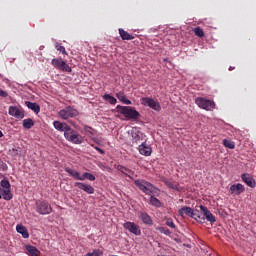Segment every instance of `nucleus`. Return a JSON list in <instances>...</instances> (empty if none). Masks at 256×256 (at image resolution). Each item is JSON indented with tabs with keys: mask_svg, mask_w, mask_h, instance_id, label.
<instances>
[{
	"mask_svg": "<svg viewBox=\"0 0 256 256\" xmlns=\"http://www.w3.org/2000/svg\"><path fill=\"white\" fill-rule=\"evenodd\" d=\"M0 199H1V194H0Z\"/></svg>",
	"mask_w": 256,
	"mask_h": 256,
	"instance_id": "obj_48",
	"label": "nucleus"
},
{
	"mask_svg": "<svg viewBox=\"0 0 256 256\" xmlns=\"http://www.w3.org/2000/svg\"><path fill=\"white\" fill-rule=\"evenodd\" d=\"M195 103L200 109H204L205 111H213L215 109V102L207 98L197 97Z\"/></svg>",
	"mask_w": 256,
	"mask_h": 256,
	"instance_id": "obj_7",
	"label": "nucleus"
},
{
	"mask_svg": "<svg viewBox=\"0 0 256 256\" xmlns=\"http://www.w3.org/2000/svg\"><path fill=\"white\" fill-rule=\"evenodd\" d=\"M116 97L119 99V101H121V103H124V105H131V100L127 99L124 92H118Z\"/></svg>",
	"mask_w": 256,
	"mask_h": 256,
	"instance_id": "obj_27",
	"label": "nucleus"
},
{
	"mask_svg": "<svg viewBox=\"0 0 256 256\" xmlns=\"http://www.w3.org/2000/svg\"><path fill=\"white\" fill-rule=\"evenodd\" d=\"M8 93L5 92L4 90H0V97H8Z\"/></svg>",
	"mask_w": 256,
	"mask_h": 256,
	"instance_id": "obj_42",
	"label": "nucleus"
},
{
	"mask_svg": "<svg viewBox=\"0 0 256 256\" xmlns=\"http://www.w3.org/2000/svg\"><path fill=\"white\" fill-rule=\"evenodd\" d=\"M2 197L5 201H11L13 199V194L11 193V188L0 189Z\"/></svg>",
	"mask_w": 256,
	"mask_h": 256,
	"instance_id": "obj_24",
	"label": "nucleus"
},
{
	"mask_svg": "<svg viewBox=\"0 0 256 256\" xmlns=\"http://www.w3.org/2000/svg\"><path fill=\"white\" fill-rule=\"evenodd\" d=\"M0 137H3V132H1V130H0Z\"/></svg>",
	"mask_w": 256,
	"mask_h": 256,
	"instance_id": "obj_45",
	"label": "nucleus"
},
{
	"mask_svg": "<svg viewBox=\"0 0 256 256\" xmlns=\"http://www.w3.org/2000/svg\"><path fill=\"white\" fill-rule=\"evenodd\" d=\"M124 175H126V177H129V179H135V177H137V174H135V172L129 168L125 169Z\"/></svg>",
	"mask_w": 256,
	"mask_h": 256,
	"instance_id": "obj_30",
	"label": "nucleus"
},
{
	"mask_svg": "<svg viewBox=\"0 0 256 256\" xmlns=\"http://www.w3.org/2000/svg\"><path fill=\"white\" fill-rule=\"evenodd\" d=\"M222 143L224 147H227L228 149H235V143L231 140L224 139Z\"/></svg>",
	"mask_w": 256,
	"mask_h": 256,
	"instance_id": "obj_33",
	"label": "nucleus"
},
{
	"mask_svg": "<svg viewBox=\"0 0 256 256\" xmlns=\"http://www.w3.org/2000/svg\"><path fill=\"white\" fill-rule=\"evenodd\" d=\"M140 219L145 225H153V219H151V216L145 212L140 214Z\"/></svg>",
	"mask_w": 256,
	"mask_h": 256,
	"instance_id": "obj_25",
	"label": "nucleus"
},
{
	"mask_svg": "<svg viewBox=\"0 0 256 256\" xmlns=\"http://www.w3.org/2000/svg\"><path fill=\"white\" fill-rule=\"evenodd\" d=\"M13 151H17L16 149H13Z\"/></svg>",
	"mask_w": 256,
	"mask_h": 256,
	"instance_id": "obj_47",
	"label": "nucleus"
},
{
	"mask_svg": "<svg viewBox=\"0 0 256 256\" xmlns=\"http://www.w3.org/2000/svg\"><path fill=\"white\" fill-rule=\"evenodd\" d=\"M166 225L168 226V227H170L171 229H175V223L173 222V220H170V219H168L167 221H166Z\"/></svg>",
	"mask_w": 256,
	"mask_h": 256,
	"instance_id": "obj_39",
	"label": "nucleus"
},
{
	"mask_svg": "<svg viewBox=\"0 0 256 256\" xmlns=\"http://www.w3.org/2000/svg\"><path fill=\"white\" fill-rule=\"evenodd\" d=\"M134 185L138 187L142 193H145V195H159L161 191L155 187L151 182H148L143 179L134 180Z\"/></svg>",
	"mask_w": 256,
	"mask_h": 256,
	"instance_id": "obj_1",
	"label": "nucleus"
},
{
	"mask_svg": "<svg viewBox=\"0 0 256 256\" xmlns=\"http://www.w3.org/2000/svg\"><path fill=\"white\" fill-rule=\"evenodd\" d=\"M36 211L39 215H49L53 212V208L49 202L38 200L36 202Z\"/></svg>",
	"mask_w": 256,
	"mask_h": 256,
	"instance_id": "obj_8",
	"label": "nucleus"
},
{
	"mask_svg": "<svg viewBox=\"0 0 256 256\" xmlns=\"http://www.w3.org/2000/svg\"><path fill=\"white\" fill-rule=\"evenodd\" d=\"M74 187H77L78 189L84 191V193H87L88 195H93V193H95V188L91 186V184L75 182Z\"/></svg>",
	"mask_w": 256,
	"mask_h": 256,
	"instance_id": "obj_14",
	"label": "nucleus"
},
{
	"mask_svg": "<svg viewBox=\"0 0 256 256\" xmlns=\"http://www.w3.org/2000/svg\"><path fill=\"white\" fill-rule=\"evenodd\" d=\"M150 204L153 205V207H161L160 200L157 199L155 196L150 197Z\"/></svg>",
	"mask_w": 256,
	"mask_h": 256,
	"instance_id": "obj_34",
	"label": "nucleus"
},
{
	"mask_svg": "<svg viewBox=\"0 0 256 256\" xmlns=\"http://www.w3.org/2000/svg\"><path fill=\"white\" fill-rule=\"evenodd\" d=\"M230 195H241V193H245V186L241 183L233 184L229 189Z\"/></svg>",
	"mask_w": 256,
	"mask_h": 256,
	"instance_id": "obj_17",
	"label": "nucleus"
},
{
	"mask_svg": "<svg viewBox=\"0 0 256 256\" xmlns=\"http://www.w3.org/2000/svg\"><path fill=\"white\" fill-rule=\"evenodd\" d=\"M234 69L235 67H232V66L229 67V71H233Z\"/></svg>",
	"mask_w": 256,
	"mask_h": 256,
	"instance_id": "obj_44",
	"label": "nucleus"
},
{
	"mask_svg": "<svg viewBox=\"0 0 256 256\" xmlns=\"http://www.w3.org/2000/svg\"><path fill=\"white\" fill-rule=\"evenodd\" d=\"M53 127L56 129V131H60L62 133H67L71 129V126H69L67 123L57 120L53 122Z\"/></svg>",
	"mask_w": 256,
	"mask_h": 256,
	"instance_id": "obj_15",
	"label": "nucleus"
},
{
	"mask_svg": "<svg viewBox=\"0 0 256 256\" xmlns=\"http://www.w3.org/2000/svg\"><path fill=\"white\" fill-rule=\"evenodd\" d=\"M17 233H20L24 239H29V231H27V228L23 225H17L16 226Z\"/></svg>",
	"mask_w": 256,
	"mask_h": 256,
	"instance_id": "obj_23",
	"label": "nucleus"
},
{
	"mask_svg": "<svg viewBox=\"0 0 256 256\" xmlns=\"http://www.w3.org/2000/svg\"><path fill=\"white\" fill-rule=\"evenodd\" d=\"M58 115L64 121L67 119H73V117H77L79 115V110L75 109L73 106H66L64 109H61L58 112Z\"/></svg>",
	"mask_w": 256,
	"mask_h": 256,
	"instance_id": "obj_6",
	"label": "nucleus"
},
{
	"mask_svg": "<svg viewBox=\"0 0 256 256\" xmlns=\"http://www.w3.org/2000/svg\"><path fill=\"white\" fill-rule=\"evenodd\" d=\"M123 227L124 229H126V231H129V233H132V235H136V237H139V235H141V228L135 222H125L123 224Z\"/></svg>",
	"mask_w": 256,
	"mask_h": 256,
	"instance_id": "obj_11",
	"label": "nucleus"
},
{
	"mask_svg": "<svg viewBox=\"0 0 256 256\" xmlns=\"http://www.w3.org/2000/svg\"><path fill=\"white\" fill-rule=\"evenodd\" d=\"M0 189H11V183L7 179H3L0 182Z\"/></svg>",
	"mask_w": 256,
	"mask_h": 256,
	"instance_id": "obj_31",
	"label": "nucleus"
},
{
	"mask_svg": "<svg viewBox=\"0 0 256 256\" xmlns=\"http://www.w3.org/2000/svg\"><path fill=\"white\" fill-rule=\"evenodd\" d=\"M200 210L202 211L204 217H206V221H209V223H215L217 219H215V216L207 209V207L200 205Z\"/></svg>",
	"mask_w": 256,
	"mask_h": 256,
	"instance_id": "obj_18",
	"label": "nucleus"
},
{
	"mask_svg": "<svg viewBox=\"0 0 256 256\" xmlns=\"http://www.w3.org/2000/svg\"><path fill=\"white\" fill-rule=\"evenodd\" d=\"M64 137L66 141L73 143L74 145H81L85 138L79 134V132L75 131L73 128L70 127L68 132L64 133Z\"/></svg>",
	"mask_w": 256,
	"mask_h": 256,
	"instance_id": "obj_4",
	"label": "nucleus"
},
{
	"mask_svg": "<svg viewBox=\"0 0 256 256\" xmlns=\"http://www.w3.org/2000/svg\"><path fill=\"white\" fill-rule=\"evenodd\" d=\"M25 105L28 107V109H31V111L35 112L36 115L39 113V111H41V106L35 102L26 101Z\"/></svg>",
	"mask_w": 256,
	"mask_h": 256,
	"instance_id": "obj_22",
	"label": "nucleus"
},
{
	"mask_svg": "<svg viewBox=\"0 0 256 256\" xmlns=\"http://www.w3.org/2000/svg\"><path fill=\"white\" fill-rule=\"evenodd\" d=\"M86 255L87 256H101V255H103V251H101L100 249H95L92 252H88Z\"/></svg>",
	"mask_w": 256,
	"mask_h": 256,
	"instance_id": "obj_37",
	"label": "nucleus"
},
{
	"mask_svg": "<svg viewBox=\"0 0 256 256\" xmlns=\"http://www.w3.org/2000/svg\"><path fill=\"white\" fill-rule=\"evenodd\" d=\"M117 169L121 172V173H123V175L125 174V170L127 169V167H124V166H122V165H118L117 166Z\"/></svg>",
	"mask_w": 256,
	"mask_h": 256,
	"instance_id": "obj_41",
	"label": "nucleus"
},
{
	"mask_svg": "<svg viewBox=\"0 0 256 256\" xmlns=\"http://www.w3.org/2000/svg\"><path fill=\"white\" fill-rule=\"evenodd\" d=\"M132 143L133 145H139L141 141H143V132L139 130V128L135 127L131 130Z\"/></svg>",
	"mask_w": 256,
	"mask_h": 256,
	"instance_id": "obj_13",
	"label": "nucleus"
},
{
	"mask_svg": "<svg viewBox=\"0 0 256 256\" xmlns=\"http://www.w3.org/2000/svg\"><path fill=\"white\" fill-rule=\"evenodd\" d=\"M140 155H144V157H150L151 153H153V149L147 145V142H142L138 147Z\"/></svg>",
	"mask_w": 256,
	"mask_h": 256,
	"instance_id": "obj_16",
	"label": "nucleus"
},
{
	"mask_svg": "<svg viewBox=\"0 0 256 256\" xmlns=\"http://www.w3.org/2000/svg\"><path fill=\"white\" fill-rule=\"evenodd\" d=\"M253 256H256V251L253 253Z\"/></svg>",
	"mask_w": 256,
	"mask_h": 256,
	"instance_id": "obj_46",
	"label": "nucleus"
},
{
	"mask_svg": "<svg viewBox=\"0 0 256 256\" xmlns=\"http://www.w3.org/2000/svg\"><path fill=\"white\" fill-rule=\"evenodd\" d=\"M178 213L180 217H191L192 219H195V221H198V223H203L205 221V218L201 216V213L199 210H194L189 206H184L180 210H178Z\"/></svg>",
	"mask_w": 256,
	"mask_h": 256,
	"instance_id": "obj_3",
	"label": "nucleus"
},
{
	"mask_svg": "<svg viewBox=\"0 0 256 256\" xmlns=\"http://www.w3.org/2000/svg\"><path fill=\"white\" fill-rule=\"evenodd\" d=\"M8 113L11 117L21 121L25 117V112L17 106H9Z\"/></svg>",
	"mask_w": 256,
	"mask_h": 256,
	"instance_id": "obj_12",
	"label": "nucleus"
},
{
	"mask_svg": "<svg viewBox=\"0 0 256 256\" xmlns=\"http://www.w3.org/2000/svg\"><path fill=\"white\" fill-rule=\"evenodd\" d=\"M119 35L123 41H133L135 36L129 34V32L125 31L123 28L119 29Z\"/></svg>",
	"mask_w": 256,
	"mask_h": 256,
	"instance_id": "obj_21",
	"label": "nucleus"
},
{
	"mask_svg": "<svg viewBox=\"0 0 256 256\" xmlns=\"http://www.w3.org/2000/svg\"><path fill=\"white\" fill-rule=\"evenodd\" d=\"M51 65L55 67V69H60L61 71H65L66 73H71V66L67 64V62L63 61L61 58H54L51 60Z\"/></svg>",
	"mask_w": 256,
	"mask_h": 256,
	"instance_id": "obj_9",
	"label": "nucleus"
},
{
	"mask_svg": "<svg viewBox=\"0 0 256 256\" xmlns=\"http://www.w3.org/2000/svg\"><path fill=\"white\" fill-rule=\"evenodd\" d=\"M35 125V122L31 118H27L23 120V127L24 129H31Z\"/></svg>",
	"mask_w": 256,
	"mask_h": 256,
	"instance_id": "obj_29",
	"label": "nucleus"
},
{
	"mask_svg": "<svg viewBox=\"0 0 256 256\" xmlns=\"http://www.w3.org/2000/svg\"><path fill=\"white\" fill-rule=\"evenodd\" d=\"M0 171H7V164L0 162Z\"/></svg>",
	"mask_w": 256,
	"mask_h": 256,
	"instance_id": "obj_40",
	"label": "nucleus"
},
{
	"mask_svg": "<svg viewBox=\"0 0 256 256\" xmlns=\"http://www.w3.org/2000/svg\"><path fill=\"white\" fill-rule=\"evenodd\" d=\"M103 100L108 101V103H110V105H117V99L109 94H105L103 96Z\"/></svg>",
	"mask_w": 256,
	"mask_h": 256,
	"instance_id": "obj_28",
	"label": "nucleus"
},
{
	"mask_svg": "<svg viewBox=\"0 0 256 256\" xmlns=\"http://www.w3.org/2000/svg\"><path fill=\"white\" fill-rule=\"evenodd\" d=\"M165 185H167V187H169L170 189H174L175 191H179V184H177V183H173L169 180H166Z\"/></svg>",
	"mask_w": 256,
	"mask_h": 256,
	"instance_id": "obj_32",
	"label": "nucleus"
},
{
	"mask_svg": "<svg viewBox=\"0 0 256 256\" xmlns=\"http://www.w3.org/2000/svg\"><path fill=\"white\" fill-rule=\"evenodd\" d=\"M242 181L248 185V187H251L252 189L256 187L255 179L250 174L244 173L241 175Z\"/></svg>",
	"mask_w": 256,
	"mask_h": 256,
	"instance_id": "obj_19",
	"label": "nucleus"
},
{
	"mask_svg": "<svg viewBox=\"0 0 256 256\" xmlns=\"http://www.w3.org/2000/svg\"><path fill=\"white\" fill-rule=\"evenodd\" d=\"M117 111L126 118V121H136L141 117L139 111L131 106H117Z\"/></svg>",
	"mask_w": 256,
	"mask_h": 256,
	"instance_id": "obj_2",
	"label": "nucleus"
},
{
	"mask_svg": "<svg viewBox=\"0 0 256 256\" xmlns=\"http://www.w3.org/2000/svg\"><path fill=\"white\" fill-rule=\"evenodd\" d=\"M84 133L87 135V137H90L91 140L97 143V138L95 137V135H97V132L95 131V129L89 126H84Z\"/></svg>",
	"mask_w": 256,
	"mask_h": 256,
	"instance_id": "obj_20",
	"label": "nucleus"
},
{
	"mask_svg": "<svg viewBox=\"0 0 256 256\" xmlns=\"http://www.w3.org/2000/svg\"><path fill=\"white\" fill-rule=\"evenodd\" d=\"M194 33L197 37H205V32H203V29H201V27H196L194 29Z\"/></svg>",
	"mask_w": 256,
	"mask_h": 256,
	"instance_id": "obj_36",
	"label": "nucleus"
},
{
	"mask_svg": "<svg viewBox=\"0 0 256 256\" xmlns=\"http://www.w3.org/2000/svg\"><path fill=\"white\" fill-rule=\"evenodd\" d=\"M26 251L29 253L30 256H40L41 251L37 249L35 246L27 245L26 246Z\"/></svg>",
	"mask_w": 256,
	"mask_h": 256,
	"instance_id": "obj_26",
	"label": "nucleus"
},
{
	"mask_svg": "<svg viewBox=\"0 0 256 256\" xmlns=\"http://www.w3.org/2000/svg\"><path fill=\"white\" fill-rule=\"evenodd\" d=\"M94 149H96V151H98V153H100L101 155L105 154V151H103V149L99 148V147H94Z\"/></svg>",
	"mask_w": 256,
	"mask_h": 256,
	"instance_id": "obj_43",
	"label": "nucleus"
},
{
	"mask_svg": "<svg viewBox=\"0 0 256 256\" xmlns=\"http://www.w3.org/2000/svg\"><path fill=\"white\" fill-rule=\"evenodd\" d=\"M66 173L70 174L71 177L76 179V181H85L87 179L88 181H95V175L89 172H85L82 175L77 172L76 170H73L71 168H65Z\"/></svg>",
	"mask_w": 256,
	"mask_h": 256,
	"instance_id": "obj_5",
	"label": "nucleus"
},
{
	"mask_svg": "<svg viewBox=\"0 0 256 256\" xmlns=\"http://www.w3.org/2000/svg\"><path fill=\"white\" fill-rule=\"evenodd\" d=\"M140 101L141 105H144V107H149L154 111H161V104H159V102L155 101L153 98L143 97Z\"/></svg>",
	"mask_w": 256,
	"mask_h": 256,
	"instance_id": "obj_10",
	"label": "nucleus"
},
{
	"mask_svg": "<svg viewBox=\"0 0 256 256\" xmlns=\"http://www.w3.org/2000/svg\"><path fill=\"white\" fill-rule=\"evenodd\" d=\"M156 230L163 233V235H171V230H169L167 227H157Z\"/></svg>",
	"mask_w": 256,
	"mask_h": 256,
	"instance_id": "obj_35",
	"label": "nucleus"
},
{
	"mask_svg": "<svg viewBox=\"0 0 256 256\" xmlns=\"http://www.w3.org/2000/svg\"><path fill=\"white\" fill-rule=\"evenodd\" d=\"M56 49L57 51H60V53H62L63 55H67V51L63 46L56 45Z\"/></svg>",
	"mask_w": 256,
	"mask_h": 256,
	"instance_id": "obj_38",
	"label": "nucleus"
}]
</instances>
